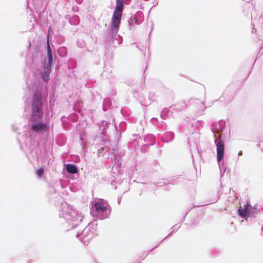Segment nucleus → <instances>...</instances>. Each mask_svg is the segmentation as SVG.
I'll use <instances>...</instances> for the list:
<instances>
[{"instance_id": "f257e3e1", "label": "nucleus", "mask_w": 263, "mask_h": 263, "mask_svg": "<svg viewBox=\"0 0 263 263\" xmlns=\"http://www.w3.org/2000/svg\"><path fill=\"white\" fill-rule=\"evenodd\" d=\"M28 90L32 93V98L26 101L24 111L30 109L29 126V133L23 134L26 138L25 144L28 148L32 159L39 161L40 159L44 158L47 149L45 146L40 145L39 142L32 137L34 134H41L48 132L49 126L43 121L44 114L46 120H49L50 110L48 108L47 101L45 99L47 93L43 90V86L40 81L36 80L27 84Z\"/></svg>"}, {"instance_id": "f03ea898", "label": "nucleus", "mask_w": 263, "mask_h": 263, "mask_svg": "<svg viewBox=\"0 0 263 263\" xmlns=\"http://www.w3.org/2000/svg\"><path fill=\"white\" fill-rule=\"evenodd\" d=\"M99 127V136L103 145L111 144L118 147L122 139V134L127 128V123L121 121L118 125L114 119L112 123L106 120H102L97 124Z\"/></svg>"}, {"instance_id": "7ed1b4c3", "label": "nucleus", "mask_w": 263, "mask_h": 263, "mask_svg": "<svg viewBox=\"0 0 263 263\" xmlns=\"http://www.w3.org/2000/svg\"><path fill=\"white\" fill-rule=\"evenodd\" d=\"M122 14V12L114 10L110 26L104 32V43L106 46L117 47L122 43V36L118 34Z\"/></svg>"}, {"instance_id": "20e7f679", "label": "nucleus", "mask_w": 263, "mask_h": 263, "mask_svg": "<svg viewBox=\"0 0 263 263\" xmlns=\"http://www.w3.org/2000/svg\"><path fill=\"white\" fill-rule=\"evenodd\" d=\"M60 218L65 220L64 227L66 231L72 230L81 225L83 223V216L76 208L67 202H64V206L59 211Z\"/></svg>"}, {"instance_id": "39448f33", "label": "nucleus", "mask_w": 263, "mask_h": 263, "mask_svg": "<svg viewBox=\"0 0 263 263\" xmlns=\"http://www.w3.org/2000/svg\"><path fill=\"white\" fill-rule=\"evenodd\" d=\"M49 33H48L46 38L47 42L45 50L47 52L46 58L42 62L43 71L40 72V77L44 82H48L50 80V73L53 64L54 63L56 56L52 49L50 45L52 43L49 41Z\"/></svg>"}, {"instance_id": "423d86ee", "label": "nucleus", "mask_w": 263, "mask_h": 263, "mask_svg": "<svg viewBox=\"0 0 263 263\" xmlns=\"http://www.w3.org/2000/svg\"><path fill=\"white\" fill-rule=\"evenodd\" d=\"M90 213L96 218L104 220L108 218L111 213V208L107 203L102 200L92 201L90 203Z\"/></svg>"}, {"instance_id": "0eeeda50", "label": "nucleus", "mask_w": 263, "mask_h": 263, "mask_svg": "<svg viewBox=\"0 0 263 263\" xmlns=\"http://www.w3.org/2000/svg\"><path fill=\"white\" fill-rule=\"evenodd\" d=\"M227 140L226 136L216 137L214 139V143L216 147L217 161L220 170L221 177H222L226 171L227 165L224 162L225 142Z\"/></svg>"}, {"instance_id": "6e6552de", "label": "nucleus", "mask_w": 263, "mask_h": 263, "mask_svg": "<svg viewBox=\"0 0 263 263\" xmlns=\"http://www.w3.org/2000/svg\"><path fill=\"white\" fill-rule=\"evenodd\" d=\"M97 226L96 220H93L88 223L81 233L78 232L76 237L79 238L81 241L83 242L85 245H88L93 234L95 235Z\"/></svg>"}, {"instance_id": "1a4fd4ad", "label": "nucleus", "mask_w": 263, "mask_h": 263, "mask_svg": "<svg viewBox=\"0 0 263 263\" xmlns=\"http://www.w3.org/2000/svg\"><path fill=\"white\" fill-rule=\"evenodd\" d=\"M47 196L49 202L56 206H64V200L53 186H48Z\"/></svg>"}, {"instance_id": "9d476101", "label": "nucleus", "mask_w": 263, "mask_h": 263, "mask_svg": "<svg viewBox=\"0 0 263 263\" xmlns=\"http://www.w3.org/2000/svg\"><path fill=\"white\" fill-rule=\"evenodd\" d=\"M226 121L223 120H220L217 122H213L211 125V129L214 134V137L226 136L223 132L226 127Z\"/></svg>"}, {"instance_id": "9b49d317", "label": "nucleus", "mask_w": 263, "mask_h": 263, "mask_svg": "<svg viewBox=\"0 0 263 263\" xmlns=\"http://www.w3.org/2000/svg\"><path fill=\"white\" fill-rule=\"evenodd\" d=\"M255 214V209H254L253 208H242L241 207H239L237 209L238 215L240 217L245 219V220L247 221L249 220V218L255 217L254 215Z\"/></svg>"}, {"instance_id": "f8f14e48", "label": "nucleus", "mask_w": 263, "mask_h": 263, "mask_svg": "<svg viewBox=\"0 0 263 263\" xmlns=\"http://www.w3.org/2000/svg\"><path fill=\"white\" fill-rule=\"evenodd\" d=\"M63 170L70 175H76L77 178L79 177V167L73 163H65L63 165Z\"/></svg>"}, {"instance_id": "ddd939ff", "label": "nucleus", "mask_w": 263, "mask_h": 263, "mask_svg": "<svg viewBox=\"0 0 263 263\" xmlns=\"http://www.w3.org/2000/svg\"><path fill=\"white\" fill-rule=\"evenodd\" d=\"M132 0H116V6L114 11L123 12L124 5H130Z\"/></svg>"}, {"instance_id": "4468645a", "label": "nucleus", "mask_w": 263, "mask_h": 263, "mask_svg": "<svg viewBox=\"0 0 263 263\" xmlns=\"http://www.w3.org/2000/svg\"><path fill=\"white\" fill-rule=\"evenodd\" d=\"M174 138L175 134L171 131L165 132L161 136V141L164 143L171 142Z\"/></svg>"}, {"instance_id": "2eb2a0df", "label": "nucleus", "mask_w": 263, "mask_h": 263, "mask_svg": "<svg viewBox=\"0 0 263 263\" xmlns=\"http://www.w3.org/2000/svg\"><path fill=\"white\" fill-rule=\"evenodd\" d=\"M156 136L152 134H146L143 138L145 145L152 146L156 143Z\"/></svg>"}, {"instance_id": "dca6fc26", "label": "nucleus", "mask_w": 263, "mask_h": 263, "mask_svg": "<svg viewBox=\"0 0 263 263\" xmlns=\"http://www.w3.org/2000/svg\"><path fill=\"white\" fill-rule=\"evenodd\" d=\"M65 18L66 20H68V22L70 25L73 26L79 25L80 22V17L78 15H74L71 16L69 15H66Z\"/></svg>"}, {"instance_id": "f3484780", "label": "nucleus", "mask_w": 263, "mask_h": 263, "mask_svg": "<svg viewBox=\"0 0 263 263\" xmlns=\"http://www.w3.org/2000/svg\"><path fill=\"white\" fill-rule=\"evenodd\" d=\"M109 144L104 145L103 146L101 147L98 150V155L99 157H105L106 158L109 157V149L108 145Z\"/></svg>"}, {"instance_id": "a211bd4d", "label": "nucleus", "mask_w": 263, "mask_h": 263, "mask_svg": "<svg viewBox=\"0 0 263 263\" xmlns=\"http://www.w3.org/2000/svg\"><path fill=\"white\" fill-rule=\"evenodd\" d=\"M144 20V15L142 12L140 11H137L134 15L132 21L135 22V24L139 25L142 23Z\"/></svg>"}, {"instance_id": "6ab92c4d", "label": "nucleus", "mask_w": 263, "mask_h": 263, "mask_svg": "<svg viewBox=\"0 0 263 263\" xmlns=\"http://www.w3.org/2000/svg\"><path fill=\"white\" fill-rule=\"evenodd\" d=\"M186 105V102L184 100H183L180 102H178L175 104L171 105L170 108H172L173 110L179 111L180 110V108L184 107Z\"/></svg>"}, {"instance_id": "aec40b11", "label": "nucleus", "mask_w": 263, "mask_h": 263, "mask_svg": "<svg viewBox=\"0 0 263 263\" xmlns=\"http://www.w3.org/2000/svg\"><path fill=\"white\" fill-rule=\"evenodd\" d=\"M111 108V100L110 98H105L103 102L102 109L106 111Z\"/></svg>"}, {"instance_id": "412c9836", "label": "nucleus", "mask_w": 263, "mask_h": 263, "mask_svg": "<svg viewBox=\"0 0 263 263\" xmlns=\"http://www.w3.org/2000/svg\"><path fill=\"white\" fill-rule=\"evenodd\" d=\"M203 122L201 120L193 121L191 124H189V126H191V128L194 129H198L203 127Z\"/></svg>"}, {"instance_id": "4be33fe9", "label": "nucleus", "mask_w": 263, "mask_h": 263, "mask_svg": "<svg viewBox=\"0 0 263 263\" xmlns=\"http://www.w3.org/2000/svg\"><path fill=\"white\" fill-rule=\"evenodd\" d=\"M170 113H172L170 109L167 107H164L161 111L160 117L163 120H166Z\"/></svg>"}, {"instance_id": "5701e85b", "label": "nucleus", "mask_w": 263, "mask_h": 263, "mask_svg": "<svg viewBox=\"0 0 263 263\" xmlns=\"http://www.w3.org/2000/svg\"><path fill=\"white\" fill-rule=\"evenodd\" d=\"M54 39L58 44H61L65 41V37L58 33L54 34Z\"/></svg>"}, {"instance_id": "b1692460", "label": "nucleus", "mask_w": 263, "mask_h": 263, "mask_svg": "<svg viewBox=\"0 0 263 263\" xmlns=\"http://www.w3.org/2000/svg\"><path fill=\"white\" fill-rule=\"evenodd\" d=\"M59 55L60 57L64 58L67 54V49L65 46L59 47L57 50Z\"/></svg>"}, {"instance_id": "393cba45", "label": "nucleus", "mask_w": 263, "mask_h": 263, "mask_svg": "<svg viewBox=\"0 0 263 263\" xmlns=\"http://www.w3.org/2000/svg\"><path fill=\"white\" fill-rule=\"evenodd\" d=\"M66 118L70 122H75L78 120L79 117L76 113H72L69 115Z\"/></svg>"}, {"instance_id": "a878e982", "label": "nucleus", "mask_w": 263, "mask_h": 263, "mask_svg": "<svg viewBox=\"0 0 263 263\" xmlns=\"http://www.w3.org/2000/svg\"><path fill=\"white\" fill-rule=\"evenodd\" d=\"M67 67L69 69H73L77 67V61L74 59H69L67 61Z\"/></svg>"}, {"instance_id": "bb28decb", "label": "nucleus", "mask_w": 263, "mask_h": 263, "mask_svg": "<svg viewBox=\"0 0 263 263\" xmlns=\"http://www.w3.org/2000/svg\"><path fill=\"white\" fill-rule=\"evenodd\" d=\"M209 252L210 253L211 257H217L219 255V254L220 253V250L216 248H211Z\"/></svg>"}, {"instance_id": "cd10ccee", "label": "nucleus", "mask_w": 263, "mask_h": 263, "mask_svg": "<svg viewBox=\"0 0 263 263\" xmlns=\"http://www.w3.org/2000/svg\"><path fill=\"white\" fill-rule=\"evenodd\" d=\"M44 173V169L43 167H40L36 171L35 174L38 178H41Z\"/></svg>"}, {"instance_id": "c85d7f7f", "label": "nucleus", "mask_w": 263, "mask_h": 263, "mask_svg": "<svg viewBox=\"0 0 263 263\" xmlns=\"http://www.w3.org/2000/svg\"><path fill=\"white\" fill-rule=\"evenodd\" d=\"M83 102H82L81 100H78L77 101V102L74 103V105L73 107V110H74L75 111H77V110H76V107H78V108H81L83 106Z\"/></svg>"}, {"instance_id": "c756f323", "label": "nucleus", "mask_w": 263, "mask_h": 263, "mask_svg": "<svg viewBox=\"0 0 263 263\" xmlns=\"http://www.w3.org/2000/svg\"><path fill=\"white\" fill-rule=\"evenodd\" d=\"M174 232H172V231L171 230V232L164 238H163L162 240H161L157 245H156L155 247L152 248L150 250V251H152L153 250H154L155 248L158 247L159 246V245L167 237H170L172 235L173 233Z\"/></svg>"}, {"instance_id": "7c9ffc66", "label": "nucleus", "mask_w": 263, "mask_h": 263, "mask_svg": "<svg viewBox=\"0 0 263 263\" xmlns=\"http://www.w3.org/2000/svg\"><path fill=\"white\" fill-rule=\"evenodd\" d=\"M53 98H54V96H53V97H51V95H50V100L49 102V107L50 108V110L52 114V107L54 105V101L53 100Z\"/></svg>"}, {"instance_id": "2f4dec72", "label": "nucleus", "mask_w": 263, "mask_h": 263, "mask_svg": "<svg viewBox=\"0 0 263 263\" xmlns=\"http://www.w3.org/2000/svg\"><path fill=\"white\" fill-rule=\"evenodd\" d=\"M167 183V180H166V179H162L161 181H159L156 183H155V185L159 186H162L164 185H166Z\"/></svg>"}, {"instance_id": "473e14b6", "label": "nucleus", "mask_w": 263, "mask_h": 263, "mask_svg": "<svg viewBox=\"0 0 263 263\" xmlns=\"http://www.w3.org/2000/svg\"><path fill=\"white\" fill-rule=\"evenodd\" d=\"M149 145H145V144H143L140 149L142 152L143 153H146L149 149Z\"/></svg>"}, {"instance_id": "72a5a7b5", "label": "nucleus", "mask_w": 263, "mask_h": 263, "mask_svg": "<svg viewBox=\"0 0 263 263\" xmlns=\"http://www.w3.org/2000/svg\"><path fill=\"white\" fill-rule=\"evenodd\" d=\"M181 224L178 225V224H175L173 226L171 230L172 231V232H175L180 228Z\"/></svg>"}, {"instance_id": "f704fd0d", "label": "nucleus", "mask_w": 263, "mask_h": 263, "mask_svg": "<svg viewBox=\"0 0 263 263\" xmlns=\"http://www.w3.org/2000/svg\"><path fill=\"white\" fill-rule=\"evenodd\" d=\"M179 177L177 176H173L170 177L169 179H166L167 180V182L168 183H170L172 181L175 180L176 179L178 178Z\"/></svg>"}, {"instance_id": "c9c22d12", "label": "nucleus", "mask_w": 263, "mask_h": 263, "mask_svg": "<svg viewBox=\"0 0 263 263\" xmlns=\"http://www.w3.org/2000/svg\"><path fill=\"white\" fill-rule=\"evenodd\" d=\"M151 122L154 125H156L157 124H158V122H159L157 118H152L151 119Z\"/></svg>"}, {"instance_id": "e433bc0d", "label": "nucleus", "mask_w": 263, "mask_h": 263, "mask_svg": "<svg viewBox=\"0 0 263 263\" xmlns=\"http://www.w3.org/2000/svg\"><path fill=\"white\" fill-rule=\"evenodd\" d=\"M253 206L251 205L249 201H247L246 204L244 205V207L243 208H252Z\"/></svg>"}, {"instance_id": "4c0bfd02", "label": "nucleus", "mask_w": 263, "mask_h": 263, "mask_svg": "<svg viewBox=\"0 0 263 263\" xmlns=\"http://www.w3.org/2000/svg\"><path fill=\"white\" fill-rule=\"evenodd\" d=\"M259 206V207H258V205L257 204H256L254 206L252 207L253 208L255 209L256 214H257L258 212H259L260 210V206Z\"/></svg>"}, {"instance_id": "58836bf2", "label": "nucleus", "mask_w": 263, "mask_h": 263, "mask_svg": "<svg viewBox=\"0 0 263 263\" xmlns=\"http://www.w3.org/2000/svg\"><path fill=\"white\" fill-rule=\"evenodd\" d=\"M151 249L148 251V252L144 255V256H141L139 258V259L141 260H143L147 256V255L151 252L150 251Z\"/></svg>"}, {"instance_id": "ea45409f", "label": "nucleus", "mask_w": 263, "mask_h": 263, "mask_svg": "<svg viewBox=\"0 0 263 263\" xmlns=\"http://www.w3.org/2000/svg\"><path fill=\"white\" fill-rule=\"evenodd\" d=\"M74 161L76 163H78L80 161V158L79 156L77 155V156H74Z\"/></svg>"}, {"instance_id": "a19ab883", "label": "nucleus", "mask_w": 263, "mask_h": 263, "mask_svg": "<svg viewBox=\"0 0 263 263\" xmlns=\"http://www.w3.org/2000/svg\"><path fill=\"white\" fill-rule=\"evenodd\" d=\"M232 96H228L226 99V101H225V103H227V102H229L231 99H232Z\"/></svg>"}, {"instance_id": "79ce46f5", "label": "nucleus", "mask_w": 263, "mask_h": 263, "mask_svg": "<svg viewBox=\"0 0 263 263\" xmlns=\"http://www.w3.org/2000/svg\"><path fill=\"white\" fill-rule=\"evenodd\" d=\"M225 96H226V92H224V93L223 94V95H222V96H221L219 98V100L220 101H221V102L223 101V99H224V98H225Z\"/></svg>"}, {"instance_id": "37998d69", "label": "nucleus", "mask_w": 263, "mask_h": 263, "mask_svg": "<svg viewBox=\"0 0 263 263\" xmlns=\"http://www.w3.org/2000/svg\"><path fill=\"white\" fill-rule=\"evenodd\" d=\"M189 211H188L187 212H186L185 213V214H184V215L183 216V217H182V218L181 221L179 223L182 222L185 220V217H186V215H187V213H188Z\"/></svg>"}, {"instance_id": "c03bdc74", "label": "nucleus", "mask_w": 263, "mask_h": 263, "mask_svg": "<svg viewBox=\"0 0 263 263\" xmlns=\"http://www.w3.org/2000/svg\"><path fill=\"white\" fill-rule=\"evenodd\" d=\"M76 111H78V113L80 115V116L83 117L84 116V114L83 113L82 110L81 109H79V110H77Z\"/></svg>"}, {"instance_id": "a18cd8bd", "label": "nucleus", "mask_w": 263, "mask_h": 263, "mask_svg": "<svg viewBox=\"0 0 263 263\" xmlns=\"http://www.w3.org/2000/svg\"><path fill=\"white\" fill-rule=\"evenodd\" d=\"M154 96V93L153 92H151L148 95V97L150 100H153L152 98Z\"/></svg>"}, {"instance_id": "49530a36", "label": "nucleus", "mask_w": 263, "mask_h": 263, "mask_svg": "<svg viewBox=\"0 0 263 263\" xmlns=\"http://www.w3.org/2000/svg\"><path fill=\"white\" fill-rule=\"evenodd\" d=\"M75 2L79 5H81L83 3L84 0H74Z\"/></svg>"}, {"instance_id": "de8ad7c7", "label": "nucleus", "mask_w": 263, "mask_h": 263, "mask_svg": "<svg viewBox=\"0 0 263 263\" xmlns=\"http://www.w3.org/2000/svg\"><path fill=\"white\" fill-rule=\"evenodd\" d=\"M154 165H155V166H156V168H155V170H156V171H157V169H158L157 166H158V165H159V162H158L157 161H156H156H155V162H154Z\"/></svg>"}, {"instance_id": "09e8293b", "label": "nucleus", "mask_w": 263, "mask_h": 263, "mask_svg": "<svg viewBox=\"0 0 263 263\" xmlns=\"http://www.w3.org/2000/svg\"><path fill=\"white\" fill-rule=\"evenodd\" d=\"M192 137H189L187 138V144L189 146H191V139Z\"/></svg>"}, {"instance_id": "8fccbe9b", "label": "nucleus", "mask_w": 263, "mask_h": 263, "mask_svg": "<svg viewBox=\"0 0 263 263\" xmlns=\"http://www.w3.org/2000/svg\"><path fill=\"white\" fill-rule=\"evenodd\" d=\"M242 154H243V152H242V151H240L238 152L237 159H239V157L241 156L242 155Z\"/></svg>"}, {"instance_id": "3c124183", "label": "nucleus", "mask_w": 263, "mask_h": 263, "mask_svg": "<svg viewBox=\"0 0 263 263\" xmlns=\"http://www.w3.org/2000/svg\"><path fill=\"white\" fill-rule=\"evenodd\" d=\"M72 10L78 12L79 11V7L78 6L76 7V9H74V7H72Z\"/></svg>"}, {"instance_id": "603ef678", "label": "nucleus", "mask_w": 263, "mask_h": 263, "mask_svg": "<svg viewBox=\"0 0 263 263\" xmlns=\"http://www.w3.org/2000/svg\"><path fill=\"white\" fill-rule=\"evenodd\" d=\"M262 53V52H260V50L258 52V53L257 54V55H256V59L258 58L259 56H261V54Z\"/></svg>"}, {"instance_id": "864d4df0", "label": "nucleus", "mask_w": 263, "mask_h": 263, "mask_svg": "<svg viewBox=\"0 0 263 263\" xmlns=\"http://www.w3.org/2000/svg\"><path fill=\"white\" fill-rule=\"evenodd\" d=\"M256 29L254 27H253L252 29V33L256 32Z\"/></svg>"}, {"instance_id": "5fc2aeb1", "label": "nucleus", "mask_w": 263, "mask_h": 263, "mask_svg": "<svg viewBox=\"0 0 263 263\" xmlns=\"http://www.w3.org/2000/svg\"><path fill=\"white\" fill-rule=\"evenodd\" d=\"M65 118H66V117H65V116H63V117H62L61 118V121L63 122V119H65Z\"/></svg>"}, {"instance_id": "6e6d98bb", "label": "nucleus", "mask_w": 263, "mask_h": 263, "mask_svg": "<svg viewBox=\"0 0 263 263\" xmlns=\"http://www.w3.org/2000/svg\"><path fill=\"white\" fill-rule=\"evenodd\" d=\"M12 127V129H13V130H16V128L14 127V125H13Z\"/></svg>"}, {"instance_id": "4d7b16f0", "label": "nucleus", "mask_w": 263, "mask_h": 263, "mask_svg": "<svg viewBox=\"0 0 263 263\" xmlns=\"http://www.w3.org/2000/svg\"><path fill=\"white\" fill-rule=\"evenodd\" d=\"M257 146L258 147H260V144L258 143V144H257Z\"/></svg>"}, {"instance_id": "13d9d810", "label": "nucleus", "mask_w": 263, "mask_h": 263, "mask_svg": "<svg viewBox=\"0 0 263 263\" xmlns=\"http://www.w3.org/2000/svg\"><path fill=\"white\" fill-rule=\"evenodd\" d=\"M201 105H204V108H206V107H205V105H204V104H203V102H202Z\"/></svg>"}, {"instance_id": "bf43d9fd", "label": "nucleus", "mask_w": 263, "mask_h": 263, "mask_svg": "<svg viewBox=\"0 0 263 263\" xmlns=\"http://www.w3.org/2000/svg\"><path fill=\"white\" fill-rule=\"evenodd\" d=\"M77 44L78 45V46L80 47H82V46H80L79 45V43L78 42H77Z\"/></svg>"}, {"instance_id": "052dcab7", "label": "nucleus", "mask_w": 263, "mask_h": 263, "mask_svg": "<svg viewBox=\"0 0 263 263\" xmlns=\"http://www.w3.org/2000/svg\"><path fill=\"white\" fill-rule=\"evenodd\" d=\"M89 111L92 114V113L93 110H89Z\"/></svg>"}, {"instance_id": "680f3d73", "label": "nucleus", "mask_w": 263, "mask_h": 263, "mask_svg": "<svg viewBox=\"0 0 263 263\" xmlns=\"http://www.w3.org/2000/svg\"><path fill=\"white\" fill-rule=\"evenodd\" d=\"M120 202V200H119V199L118 198V203L119 204Z\"/></svg>"}, {"instance_id": "e2e57ef3", "label": "nucleus", "mask_w": 263, "mask_h": 263, "mask_svg": "<svg viewBox=\"0 0 263 263\" xmlns=\"http://www.w3.org/2000/svg\"><path fill=\"white\" fill-rule=\"evenodd\" d=\"M138 136V135H136V134H134V135H133V136H134V137H135V136Z\"/></svg>"}, {"instance_id": "0e129e2a", "label": "nucleus", "mask_w": 263, "mask_h": 263, "mask_svg": "<svg viewBox=\"0 0 263 263\" xmlns=\"http://www.w3.org/2000/svg\"><path fill=\"white\" fill-rule=\"evenodd\" d=\"M117 156H118L117 154H115V158H116Z\"/></svg>"}, {"instance_id": "69168bd1", "label": "nucleus", "mask_w": 263, "mask_h": 263, "mask_svg": "<svg viewBox=\"0 0 263 263\" xmlns=\"http://www.w3.org/2000/svg\"><path fill=\"white\" fill-rule=\"evenodd\" d=\"M261 231L263 232V226L261 227Z\"/></svg>"}, {"instance_id": "338daca9", "label": "nucleus", "mask_w": 263, "mask_h": 263, "mask_svg": "<svg viewBox=\"0 0 263 263\" xmlns=\"http://www.w3.org/2000/svg\"><path fill=\"white\" fill-rule=\"evenodd\" d=\"M151 31H152V30L149 32V36L150 35V34L151 33Z\"/></svg>"}, {"instance_id": "774afa93", "label": "nucleus", "mask_w": 263, "mask_h": 263, "mask_svg": "<svg viewBox=\"0 0 263 263\" xmlns=\"http://www.w3.org/2000/svg\"><path fill=\"white\" fill-rule=\"evenodd\" d=\"M261 235L263 236V234H261Z\"/></svg>"}]
</instances>
